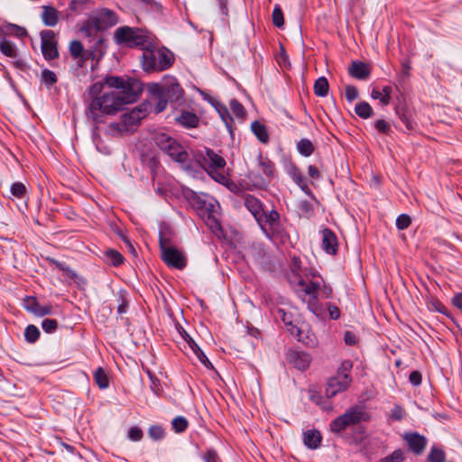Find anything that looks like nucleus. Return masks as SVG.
I'll return each instance as SVG.
<instances>
[{
  "instance_id": "b1692460",
  "label": "nucleus",
  "mask_w": 462,
  "mask_h": 462,
  "mask_svg": "<svg viewBox=\"0 0 462 462\" xmlns=\"http://www.w3.org/2000/svg\"><path fill=\"white\" fill-rule=\"evenodd\" d=\"M207 160L209 162L208 167L211 170H220L226 166V161L223 157L217 154L211 149L206 150Z\"/></svg>"
},
{
  "instance_id": "774afa93",
  "label": "nucleus",
  "mask_w": 462,
  "mask_h": 462,
  "mask_svg": "<svg viewBox=\"0 0 462 462\" xmlns=\"http://www.w3.org/2000/svg\"><path fill=\"white\" fill-rule=\"evenodd\" d=\"M400 118L408 130H412L414 128L413 121L405 113H402L400 116Z\"/></svg>"
},
{
  "instance_id": "a19ab883",
  "label": "nucleus",
  "mask_w": 462,
  "mask_h": 462,
  "mask_svg": "<svg viewBox=\"0 0 462 462\" xmlns=\"http://www.w3.org/2000/svg\"><path fill=\"white\" fill-rule=\"evenodd\" d=\"M273 23L278 28H282L284 24L283 14L281 7L276 5L272 14Z\"/></svg>"
},
{
  "instance_id": "4468645a",
  "label": "nucleus",
  "mask_w": 462,
  "mask_h": 462,
  "mask_svg": "<svg viewBox=\"0 0 462 462\" xmlns=\"http://www.w3.org/2000/svg\"><path fill=\"white\" fill-rule=\"evenodd\" d=\"M287 359L295 368L301 371L306 370L311 361L310 356L308 353L297 350H291L288 353Z\"/></svg>"
},
{
  "instance_id": "423d86ee",
  "label": "nucleus",
  "mask_w": 462,
  "mask_h": 462,
  "mask_svg": "<svg viewBox=\"0 0 462 462\" xmlns=\"http://www.w3.org/2000/svg\"><path fill=\"white\" fill-rule=\"evenodd\" d=\"M114 41L117 45L128 48H146L150 42L147 35L139 28L121 26L114 32Z\"/></svg>"
},
{
  "instance_id": "c9c22d12",
  "label": "nucleus",
  "mask_w": 462,
  "mask_h": 462,
  "mask_svg": "<svg viewBox=\"0 0 462 462\" xmlns=\"http://www.w3.org/2000/svg\"><path fill=\"white\" fill-rule=\"evenodd\" d=\"M41 81L42 83L45 84L48 88H51L57 83L58 78L52 70L44 69L42 71Z\"/></svg>"
},
{
  "instance_id": "4d7b16f0",
  "label": "nucleus",
  "mask_w": 462,
  "mask_h": 462,
  "mask_svg": "<svg viewBox=\"0 0 462 462\" xmlns=\"http://www.w3.org/2000/svg\"><path fill=\"white\" fill-rule=\"evenodd\" d=\"M392 91H393V88L391 86H384L383 88V90H382L383 97H381V104L383 106H387L390 104Z\"/></svg>"
},
{
  "instance_id": "864d4df0",
  "label": "nucleus",
  "mask_w": 462,
  "mask_h": 462,
  "mask_svg": "<svg viewBox=\"0 0 462 462\" xmlns=\"http://www.w3.org/2000/svg\"><path fill=\"white\" fill-rule=\"evenodd\" d=\"M346 98L348 102H352L358 97V90L353 85H346L345 88Z\"/></svg>"
},
{
  "instance_id": "37998d69",
  "label": "nucleus",
  "mask_w": 462,
  "mask_h": 462,
  "mask_svg": "<svg viewBox=\"0 0 462 462\" xmlns=\"http://www.w3.org/2000/svg\"><path fill=\"white\" fill-rule=\"evenodd\" d=\"M7 33L14 34L18 38H23L27 35V31L24 27L10 23L7 25Z\"/></svg>"
},
{
  "instance_id": "c03bdc74",
  "label": "nucleus",
  "mask_w": 462,
  "mask_h": 462,
  "mask_svg": "<svg viewBox=\"0 0 462 462\" xmlns=\"http://www.w3.org/2000/svg\"><path fill=\"white\" fill-rule=\"evenodd\" d=\"M83 50V45L79 41L74 40L69 43V52L75 59L81 56Z\"/></svg>"
},
{
  "instance_id": "412c9836",
  "label": "nucleus",
  "mask_w": 462,
  "mask_h": 462,
  "mask_svg": "<svg viewBox=\"0 0 462 462\" xmlns=\"http://www.w3.org/2000/svg\"><path fill=\"white\" fill-rule=\"evenodd\" d=\"M321 434L318 430H308L303 434V443L310 449H316L320 446Z\"/></svg>"
},
{
  "instance_id": "ea45409f",
  "label": "nucleus",
  "mask_w": 462,
  "mask_h": 462,
  "mask_svg": "<svg viewBox=\"0 0 462 462\" xmlns=\"http://www.w3.org/2000/svg\"><path fill=\"white\" fill-rule=\"evenodd\" d=\"M348 427L347 422L342 415L337 417L330 422V430L335 433H339Z\"/></svg>"
},
{
  "instance_id": "20e7f679",
  "label": "nucleus",
  "mask_w": 462,
  "mask_h": 462,
  "mask_svg": "<svg viewBox=\"0 0 462 462\" xmlns=\"http://www.w3.org/2000/svg\"><path fill=\"white\" fill-rule=\"evenodd\" d=\"M291 285L298 297L307 304L308 310L317 317L322 313V307L318 300L320 284L317 282H307L303 278L291 280Z\"/></svg>"
},
{
  "instance_id": "473e14b6",
  "label": "nucleus",
  "mask_w": 462,
  "mask_h": 462,
  "mask_svg": "<svg viewBox=\"0 0 462 462\" xmlns=\"http://www.w3.org/2000/svg\"><path fill=\"white\" fill-rule=\"evenodd\" d=\"M446 454L442 448L433 446L427 457V462H445Z\"/></svg>"
},
{
  "instance_id": "f704fd0d",
  "label": "nucleus",
  "mask_w": 462,
  "mask_h": 462,
  "mask_svg": "<svg viewBox=\"0 0 462 462\" xmlns=\"http://www.w3.org/2000/svg\"><path fill=\"white\" fill-rule=\"evenodd\" d=\"M106 260L114 266L120 265L124 261V256L115 249H108L105 252Z\"/></svg>"
},
{
  "instance_id": "ddd939ff",
  "label": "nucleus",
  "mask_w": 462,
  "mask_h": 462,
  "mask_svg": "<svg viewBox=\"0 0 462 462\" xmlns=\"http://www.w3.org/2000/svg\"><path fill=\"white\" fill-rule=\"evenodd\" d=\"M192 199L196 202L198 207L208 212V216L214 215L218 208L217 201L207 194H194Z\"/></svg>"
},
{
  "instance_id": "6e6552de",
  "label": "nucleus",
  "mask_w": 462,
  "mask_h": 462,
  "mask_svg": "<svg viewBox=\"0 0 462 462\" xmlns=\"http://www.w3.org/2000/svg\"><path fill=\"white\" fill-rule=\"evenodd\" d=\"M42 52L45 60H52L59 57L55 33L51 30L41 32Z\"/></svg>"
},
{
  "instance_id": "6e6d98bb",
  "label": "nucleus",
  "mask_w": 462,
  "mask_h": 462,
  "mask_svg": "<svg viewBox=\"0 0 462 462\" xmlns=\"http://www.w3.org/2000/svg\"><path fill=\"white\" fill-rule=\"evenodd\" d=\"M428 308L430 310H434V311H437L439 313H443L445 310L444 305L439 300L434 299V298L430 299L428 301Z\"/></svg>"
},
{
  "instance_id": "f257e3e1",
  "label": "nucleus",
  "mask_w": 462,
  "mask_h": 462,
  "mask_svg": "<svg viewBox=\"0 0 462 462\" xmlns=\"http://www.w3.org/2000/svg\"><path fill=\"white\" fill-rule=\"evenodd\" d=\"M142 90L143 84L139 80H125L117 76L106 77L104 83H94L88 89L91 100L86 112L88 119L94 124L104 123L105 116L115 115L125 105L135 102Z\"/></svg>"
},
{
  "instance_id": "9b49d317",
  "label": "nucleus",
  "mask_w": 462,
  "mask_h": 462,
  "mask_svg": "<svg viewBox=\"0 0 462 462\" xmlns=\"http://www.w3.org/2000/svg\"><path fill=\"white\" fill-rule=\"evenodd\" d=\"M403 439L406 441L411 451L418 456L423 453L428 443L427 439L417 432L404 433Z\"/></svg>"
},
{
  "instance_id": "09e8293b",
  "label": "nucleus",
  "mask_w": 462,
  "mask_h": 462,
  "mask_svg": "<svg viewBox=\"0 0 462 462\" xmlns=\"http://www.w3.org/2000/svg\"><path fill=\"white\" fill-rule=\"evenodd\" d=\"M411 223V218L409 215L402 214L396 218V226L400 230H404L409 227Z\"/></svg>"
},
{
  "instance_id": "680f3d73",
  "label": "nucleus",
  "mask_w": 462,
  "mask_h": 462,
  "mask_svg": "<svg viewBox=\"0 0 462 462\" xmlns=\"http://www.w3.org/2000/svg\"><path fill=\"white\" fill-rule=\"evenodd\" d=\"M207 225L212 230H219L221 228L220 223L217 220L214 215L208 216Z\"/></svg>"
},
{
  "instance_id": "58836bf2",
  "label": "nucleus",
  "mask_w": 462,
  "mask_h": 462,
  "mask_svg": "<svg viewBox=\"0 0 462 462\" xmlns=\"http://www.w3.org/2000/svg\"><path fill=\"white\" fill-rule=\"evenodd\" d=\"M142 113L141 109H133L129 114L123 116V121L125 125H134L141 120Z\"/></svg>"
},
{
  "instance_id": "8fccbe9b",
  "label": "nucleus",
  "mask_w": 462,
  "mask_h": 462,
  "mask_svg": "<svg viewBox=\"0 0 462 462\" xmlns=\"http://www.w3.org/2000/svg\"><path fill=\"white\" fill-rule=\"evenodd\" d=\"M26 192V188L22 182H14L11 186V193L13 196L21 199Z\"/></svg>"
},
{
  "instance_id": "aec40b11",
  "label": "nucleus",
  "mask_w": 462,
  "mask_h": 462,
  "mask_svg": "<svg viewBox=\"0 0 462 462\" xmlns=\"http://www.w3.org/2000/svg\"><path fill=\"white\" fill-rule=\"evenodd\" d=\"M176 122L186 128H194L198 126L199 118L193 112L182 111L180 115L176 117Z\"/></svg>"
},
{
  "instance_id": "393cba45",
  "label": "nucleus",
  "mask_w": 462,
  "mask_h": 462,
  "mask_svg": "<svg viewBox=\"0 0 462 462\" xmlns=\"http://www.w3.org/2000/svg\"><path fill=\"white\" fill-rule=\"evenodd\" d=\"M97 20L106 27L114 26L118 23V17L116 14L109 9L102 10Z\"/></svg>"
},
{
  "instance_id": "1a4fd4ad",
  "label": "nucleus",
  "mask_w": 462,
  "mask_h": 462,
  "mask_svg": "<svg viewBox=\"0 0 462 462\" xmlns=\"http://www.w3.org/2000/svg\"><path fill=\"white\" fill-rule=\"evenodd\" d=\"M261 221H258V225L260 226L261 229L263 231V233L268 236L271 237L269 231L273 234L275 231L278 230L280 226V214L277 210L272 209L268 213L263 211V216L261 217Z\"/></svg>"
},
{
  "instance_id": "052dcab7",
  "label": "nucleus",
  "mask_w": 462,
  "mask_h": 462,
  "mask_svg": "<svg viewBox=\"0 0 462 462\" xmlns=\"http://www.w3.org/2000/svg\"><path fill=\"white\" fill-rule=\"evenodd\" d=\"M421 374L419 371H412L409 375V381L414 386H418L421 383Z\"/></svg>"
},
{
  "instance_id": "a211bd4d",
  "label": "nucleus",
  "mask_w": 462,
  "mask_h": 462,
  "mask_svg": "<svg viewBox=\"0 0 462 462\" xmlns=\"http://www.w3.org/2000/svg\"><path fill=\"white\" fill-rule=\"evenodd\" d=\"M348 73L351 77L359 79L365 80L370 77L371 69L369 67L359 60L352 61L348 68Z\"/></svg>"
},
{
  "instance_id": "bf43d9fd",
  "label": "nucleus",
  "mask_w": 462,
  "mask_h": 462,
  "mask_svg": "<svg viewBox=\"0 0 462 462\" xmlns=\"http://www.w3.org/2000/svg\"><path fill=\"white\" fill-rule=\"evenodd\" d=\"M328 310L331 319L337 320L340 317V310L334 304H328Z\"/></svg>"
},
{
  "instance_id": "5701e85b",
  "label": "nucleus",
  "mask_w": 462,
  "mask_h": 462,
  "mask_svg": "<svg viewBox=\"0 0 462 462\" xmlns=\"http://www.w3.org/2000/svg\"><path fill=\"white\" fill-rule=\"evenodd\" d=\"M287 173L302 190L305 191L308 189L307 182L300 170L295 164L291 163L287 167Z\"/></svg>"
},
{
  "instance_id": "f3484780",
  "label": "nucleus",
  "mask_w": 462,
  "mask_h": 462,
  "mask_svg": "<svg viewBox=\"0 0 462 462\" xmlns=\"http://www.w3.org/2000/svg\"><path fill=\"white\" fill-rule=\"evenodd\" d=\"M342 416L347 422L348 426L358 424L363 420L365 421L369 418L367 413L358 406L350 408L344 414H342Z\"/></svg>"
},
{
  "instance_id": "5fc2aeb1",
  "label": "nucleus",
  "mask_w": 462,
  "mask_h": 462,
  "mask_svg": "<svg viewBox=\"0 0 462 462\" xmlns=\"http://www.w3.org/2000/svg\"><path fill=\"white\" fill-rule=\"evenodd\" d=\"M143 430L137 426H134V427L130 428V430L128 431V438L133 441L141 440L143 438Z\"/></svg>"
},
{
  "instance_id": "bb28decb",
  "label": "nucleus",
  "mask_w": 462,
  "mask_h": 462,
  "mask_svg": "<svg viewBox=\"0 0 462 462\" xmlns=\"http://www.w3.org/2000/svg\"><path fill=\"white\" fill-rule=\"evenodd\" d=\"M214 106H215V107H216L219 116L221 117V119L225 123L226 128L228 129V131L230 133H232L233 118L230 116V113H229L227 107L225 106L223 104H221L219 102H216V104Z\"/></svg>"
},
{
  "instance_id": "dca6fc26",
  "label": "nucleus",
  "mask_w": 462,
  "mask_h": 462,
  "mask_svg": "<svg viewBox=\"0 0 462 462\" xmlns=\"http://www.w3.org/2000/svg\"><path fill=\"white\" fill-rule=\"evenodd\" d=\"M337 238L329 228L322 230V248L328 254H336L337 252Z\"/></svg>"
},
{
  "instance_id": "4be33fe9",
  "label": "nucleus",
  "mask_w": 462,
  "mask_h": 462,
  "mask_svg": "<svg viewBox=\"0 0 462 462\" xmlns=\"http://www.w3.org/2000/svg\"><path fill=\"white\" fill-rule=\"evenodd\" d=\"M42 20L44 25L53 27L59 23V12L52 6H42Z\"/></svg>"
},
{
  "instance_id": "e2e57ef3",
  "label": "nucleus",
  "mask_w": 462,
  "mask_h": 462,
  "mask_svg": "<svg viewBox=\"0 0 462 462\" xmlns=\"http://www.w3.org/2000/svg\"><path fill=\"white\" fill-rule=\"evenodd\" d=\"M198 359L207 367L209 369H213V365L207 357V356L204 354L202 350H200L197 355H195Z\"/></svg>"
},
{
  "instance_id": "7ed1b4c3",
  "label": "nucleus",
  "mask_w": 462,
  "mask_h": 462,
  "mask_svg": "<svg viewBox=\"0 0 462 462\" xmlns=\"http://www.w3.org/2000/svg\"><path fill=\"white\" fill-rule=\"evenodd\" d=\"M142 68L147 73L163 71L174 62L173 54L166 48H143Z\"/></svg>"
},
{
  "instance_id": "de8ad7c7",
  "label": "nucleus",
  "mask_w": 462,
  "mask_h": 462,
  "mask_svg": "<svg viewBox=\"0 0 462 462\" xmlns=\"http://www.w3.org/2000/svg\"><path fill=\"white\" fill-rule=\"evenodd\" d=\"M58 328V322L56 319H45L42 321V328L46 333H53Z\"/></svg>"
},
{
  "instance_id": "6ab92c4d",
  "label": "nucleus",
  "mask_w": 462,
  "mask_h": 462,
  "mask_svg": "<svg viewBox=\"0 0 462 462\" xmlns=\"http://www.w3.org/2000/svg\"><path fill=\"white\" fill-rule=\"evenodd\" d=\"M245 206L257 222L261 221L264 210L262 202L257 198L253 195H247L245 199Z\"/></svg>"
},
{
  "instance_id": "79ce46f5",
  "label": "nucleus",
  "mask_w": 462,
  "mask_h": 462,
  "mask_svg": "<svg viewBox=\"0 0 462 462\" xmlns=\"http://www.w3.org/2000/svg\"><path fill=\"white\" fill-rule=\"evenodd\" d=\"M148 435L153 440H160L163 439L165 432L162 427L159 425H152L148 430Z\"/></svg>"
},
{
  "instance_id": "2eb2a0df",
  "label": "nucleus",
  "mask_w": 462,
  "mask_h": 462,
  "mask_svg": "<svg viewBox=\"0 0 462 462\" xmlns=\"http://www.w3.org/2000/svg\"><path fill=\"white\" fill-rule=\"evenodd\" d=\"M274 316L277 319H281L284 323V325L287 327L288 331L291 335L298 337L299 341L304 342L300 336L301 329L293 324L291 313H288L282 309H278L274 312Z\"/></svg>"
},
{
  "instance_id": "39448f33",
  "label": "nucleus",
  "mask_w": 462,
  "mask_h": 462,
  "mask_svg": "<svg viewBox=\"0 0 462 462\" xmlns=\"http://www.w3.org/2000/svg\"><path fill=\"white\" fill-rule=\"evenodd\" d=\"M153 142L161 151L173 161L187 166L189 153L176 139L165 133H156L153 136Z\"/></svg>"
},
{
  "instance_id": "a878e982",
  "label": "nucleus",
  "mask_w": 462,
  "mask_h": 462,
  "mask_svg": "<svg viewBox=\"0 0 462 462\" xmlns=\"http://www.w3.org/2000/svg\"><path fill=\"white\" fill-rule=\"evenodd\" d=\"M251 129L261 143H267L269 142V134L264 125L258 121H254L251 125Z\"/></svg>"
},
{
  "instance_id": "f03ea898",
  "label": "nucleus",
  "mask_w": 462,
  "mask_h": 462,
  "mask_svg": "<svg viewBox=\"0 0 462 462\" xmlns=\"http://www.w3.org/2000/svg\"><path fill=\"white\" fill-rule=\"evenodd\" d=\"M146 89L151 98L157 101L154 107L157 114L164 111L169 102L180 104L184 99V91L173 76H164L160 83H148Z\"/></svg>"
},
{
  "instance_id": "2f4dec72",
  "label": "nucleus",
  "mask_w": 462,
  "mask_h": 462,
  "mask_svg": "<svg viewBox=\"0 0 462 462\" xmlns=\"http://www.w3.org/2000/svg\"><path fill=\"white\" fill-rule=\"evenodd\" d=\"M355 112L359 117L367 119L372 116L373 108L371 107L369 103L362 101L356 105Z\"/></svg>"
},
{
  "instance_id": "3c124183",
  "label": "nucleus",
  "mask_w": 462,
  "mask_h": 462,
  "mask_svg": "<svg viewBox=\"0 0 462 462\" xmlns=\"http://www.w3.org/2000/svg\"><path fill=\"white\" fill-rule=\"evenodd\" d=\"M351 369H352V362L349 360H345L342 362V364L337 371V374L336 375L337 376H346V378H351L349 375Z\"/></svg>"
},
{
  "instance_id": "0eeeda50",
  "label": "nucleus",
  "mask_w": 462,
  "mask_h": 462,
  "mask_svg": "<svg viewBox=\"0 0 462 462\" xmlns=\"http://www.w3.org/2000/svg\"><path fill=\"white\" fill-rule=\"evenodd\" d=\"M159 244L162 253V259L166 263V265L169 267L176 268L178 270H182L186 266V257L180 251H179L174 246H171L168 239H165L161 236Z\"/></svg>"
},
{
  "instance_id": "cd10ccee",
  "label": "nucleus",
  "mask_w": 462,
  "mask_h": 462,
  "mask_svg": "<svg viewBox=\"0 0 462 462\" xmlns=\"http://www.w3.org/2000/svg\"><path fill=\"white\" fill-rule=\"evenodd\" d=\"M258 166L262 172L268 178H272L274 173V163L267 157L259 155Z\"/></svg>"
},
{
  "instance_id": "72a5a7b5",
  "label": "nucleus",
  "mask_w": 462,
  "mask_h": 462,
  "mask_svg": "<svg viewBox=\"0 0 462 462\" xmlns=\"http://www.w3.org/2000/svg\"><path fill=\"white\" fill-rule=\"evenodd\" d=\"M0 51L3 54L10 58H15L17 56V50L15 45L6 40H3L0 42Z\"/></svg>"
},
{
  "instance_id": "603ef678",
  "label": "nucleus",
  "mask_w": 462,
  "mask_h": 462,
  "mask_svg": "<svg viewBox=\"0 0 462 462\" xmlns=\"http://www.w3.org/2000/svg\"><path fill=\"white\" fill-rule=\"evenodd\" d=\"M86 5L85 0H71L69 4V10L71 13L78 14L80 13Z\"/></svg>"
},
{
  "instance_id": "13d9d810",
  "label": "nucleus",
  "mask_w": 462,
  "mask_h": 462,
  "mask_svg": "<svg viewBox=\"0 0 462 462\" xmlns=\"http://www.w3.org/2000/svg\"><path fill=\"white\" fill-rule=\"evenodd\" d=\"M374 127L378 132L383 134H388L390 130L389 125L383 119L377 120L374 123Z\"/></svg>"
},
{
  "instance_id": "e433bc0d",
  "label": "nucleus",
  "mask_w": 462,
  "mask_h": 462,
  "mask_svg": "<svg viewBox=\"0 0 462 462\" xmlns=\"http://www.w3.org/2000/svg\"><path fill=\"white\" fill-rule=\"evenodd\" d=\"M188 426H189V422H188L187 419L183 416H177L171 421L172 430L176 433L184 432L187 430Z\"/></svg>"
},
{
  "instance_id": "4c0bfd02",
  "label": "nucleus",
  "mask_w": 462,
  "mask_h": 462,
  "mask_svg": "<svg viewBox=\"0 0 462 462\" xmlns=\"http://www.w3.org/2000/svg\"><path fill=\"white\" fill-rule=\"evenodd\" d=\"M24 337L29 343H35L40 337V330L34 325H28L24 330Z\"/></svg>"
},
{
  "instance_id": "0e129e2a",
  "label": "nucleus",
  "mask_w": 462,
  "mask_h": 462,
  "mask_svg": "<svg viewBox=\"0 0 462 462\" xmlns=\"http://www.w3.org/2000/svg\"><path fill=\"white\" fill-rule=\"evenodd\" d=\"M51 263H54L56 265V267H58L60 270L66 272L67 273H69L72 276H75L74 272L69 266H67L64 263L59 262L54 259L51 260Z\"/></svg>"
},
{
  "instance_id": "c85d7f7f",
  "label": "nucleus",
  "mask_w": 462,
  "mask_h": 462,
  "mask_svg": "<svg viewBox=\"0 0 462 462\" xmlns=\"http://www.w3.org/2000/svg\"><path fill=\"white\" fill-rule=\"evenodd\" d=\"M94 380L100 389H106L109 386L108 375L102 367L95 370Z\"/></svg>"
},
{
  "instance_id": "f8f14e48",
  "label": "nucleus",
  "mask_w": 462,
  "mask_h": 462,
  "mask_svg": "<svg viewBox=\"0 0 462 462\" xmlns=\"http://www.w3.org/2000/svg\"><path fill=\"white\" fill-rule=\"evenodd\" d=\"M23 308L37 317H43L52 313V307L51 305L42 306L38 300L32 296H27L23 299Z\"/></svg>"
},
{
  "instance_id": "7c9ffc66",
  "label": "nucleus",
  "mask_w": 462,
  "mask_h": 462,
  "mask_svg": "<svg viewBox=\"0 0 462 462\" xmlns=\"http://www.w3.org/2000/svg\"><path fill=\"white\" fill-rule=\"evenodd\" d=\"M328 92V82L325 77H319L314 83V93L318 97H325Z\"/></svg>"
},
{
  "instance_id": "c756f323",
  "label": "nucleus",
  "mask_w": 462,
  "mask_h": 462,
  "mask_svg": "<svg viewBox=\"0 0 462 462\" xmlns=\"http://www.w3.org/2000/svg\"><path fill=\"white\" fill-rule=\"evenodd\" d=\"M297 150L302 156L309 157L314 152V145L309 139L303 138L297 143Z\"/></svg>"
},
{
  "instance_id": "69168bd1",
  "label": "nucleus",
  "mask_w": 462,
  "mask_h": 462,
  "mask_svg": "<svg viewBox=\"0 0 462 462\" xmlns=\"http://www.w3.org/2000/svg\"><path fill=\"white\" fill-rule=\"evenodd\" d=\"M205 462H217V454L214 449H208L204 457H203Z\"/></svg>"
},
{
  "instance_id": "9d476101",
  "label": "nucleus",
  "mask_w": 462,
  "mask_h": 462,
  "mask_svg": "<svg viewBox=\"0 0 462 462\" xmlns=\"http://www.w3.org/2000/svg\"><path fill=\"white\" fill-rule=\"evenodd\" d=\"M352 379L346 376H333L327 383L325 394L328 398L335 397L338 393L346 391L350 385Z\"/></svg>"
},
{
  "instance_id": "a18cd8bd",
  "label": "nucleus",
  "mask_w": 462,
  "mask_h": 462,
  "mask_svg": "<svg viewBox=\"0 0 462 462\" xmlns=\"http://www.w3.org/2000/svg\"><path fill=\"white\" fill-rule=\"evenodd\" d=\"M404 460V453L402 449L394 450L391 455L383 457L381 462H402Z\"/></svg>"
},
{
  "instance_id": "49530a36",
  "label": "nucleus",
  "mask_w": 462,
  "mask_h": 462,
  "mask_svg": "<svg viewBox=\"0 0 462 462\" xmlns=\"http://www.w3.org/2000/svg\"><path fill=\"white\" fill-rule=\"evenodd\" d=\"M230 107L233 114L238 117L243 118L245 115V111L241 103H239L236 99H232L230 102Z\"/></svg>"
},
{
  "instance_id": "338daca9",
  "label": "nucleus",
  "mask_w": 462,
  "mask_h": 462,
  "mask_svg": "<svg viewBox=\"0 0 462 462\" xmlns=\"http://www.w3.org/2000/svg\"><path fill=\"white\" fill-rule=\"evenodd\" d=\"M344 340H345V343L348 346H354L356 344V336L350 331L345 332Z\"/></svg>"
}]
</instances>
